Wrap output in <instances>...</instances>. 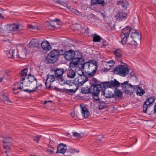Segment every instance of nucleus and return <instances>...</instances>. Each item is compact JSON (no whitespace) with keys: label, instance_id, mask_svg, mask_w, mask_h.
Segmentation results:
<instances>
[{"label":"nucleus","instance_id":"45","mask_svg":"<svg viewBox=\"0 0 156 156\" xmlns=\"http://www.w3.org/2000/svg\"><path fill=\"white\" fill-rule=\"evenodd\" d=\"M41 136V135H38L37 136H34L33 137V140L37 143H38L39 139H40Z\"/></svg>","mask_w":156,"mask_h":156},{"label":"nucleus","instance_id":"39","mask_svg":"<svg viewBox=\"0 0 156 156\" xmlns=\"http://www.w3.org/2000/svg\"><path fill=\"white\" fill-rule=\"evenodd\" d=\"M51 52L54 56H55L56 58H58L59 55L58 50H54L51 51Z\"/></svg>","mask_w":156,"mask_h":156},{"label":"nucleus","instance_id":"8","mask_svg":"<svg viewBox=\"0 0 156 156\" xmlns=\"http://www.w3.org/2000/svg\"><path fill=\"white\" fill-rule=\"evenodd\" d=\"M155 100V98L153 96L149 97L146 99L143 105V110L144 113H146L147 111L152 106Z\"/></svg>","mask_w":156,"mask_h":156},{"label":"nucleus","instance_id":"53","mask_svg":"<svg viewBox=\"0 0 156 156\" xmlns=\"http://www.w3.org/2000/svg\"><path fill=\"white\" fill-rule=\"evenodd\" d=\"M98 95H97L96 96H93L94 97V100L96 101H98L99 100V98L98 97Z\"/></svg>","mask_w":156,"mask_h":156},{"label":"nucleus","instance_id":"12","mask_svg":"<svg viewBox=\"0 0 156 156\" xmlns=\"http://www.w3.org/2000/svg\"><path fill=\"white\" fill-rule=\"evenodd\" d=\"M104 83L107 87L109 88L118 87L120 85V83L115 79L108 82H105Z\"/></svg>","mask_w":156,"mask_h":156},{"label":"nucleus","instance_id":"14","mask_svg":"<svg viewBox=\"0 0 156 156\" xmlns=\"http://www.w3.org/2000/svg\"><path fill=\"white\" fill-rule=\"evenodd\" d=\"M55 80V77L53 75H48L45 83L46 87L48 88H50L51 83Z\"/></svg>","mask_w":156,"mask_h":156},{"label":"nucleus","instance_id":"18","mask_svg":"<svg viewBox=\"0 0 156 156\" xmlns=\"http://www.w3.org/2000/svg\"><path fill=\"white\" fill-rule=\"evenodd\" d=\"M58 58L54 56L50 52L46 57V59L49 63H53L56 62Z\"/></svg>","mask_w":156,"mask_h":156},{"label":"nucleus","instance_id":"48","mask_svg":"<svg viewBox=\"0 0 156 156\" xmlns=\"http://www.w3.org/2000/svg\"><path fill=\"white\" fill-rule=\"evenodd\" d=\"M92 80L94 83H95V84H101V83L98 81L95 78H92Z\"/></svg>","mask_w":156,"mask_h":156},{"label":"nucleus","instance_id":"40","mask_svg":"<svg viewBox=\"0 0 156 156\" xmlns=\"http://www.w3.org/2000/svg\"><path fill=\"white\" fill-rule=\"evenodd\" d=\"M101 38L99 36L95 35L93 37V41L94 42H100Z\"/></svg>","mask_w":156,"mask_h":156},{"label":"nucleus","instance_id":"1","mask_svg":"<svg viewBox=\"0 0 156 156\" xmlns=\"http://www.w3.org/2000/svg\"><path fill=\"white\" fill-rule=\"evenodd\" d=\"M98 67L96 61L93 60H89L85 63L81 64V68L82 70L85 71L89 78L93 76L96 73Z\"/></svg>","mask_w":156,"mask_h":156},{"label":"nucleus","instance_id":"20","mask_svg":"<svg viewBox=\"0 0 156 156\" xmlns=\"http://www.w3.org/2000/svg\"><path fill=\"white\" fill-rule=\"evenodd\" d=\"M41 46L44 50L47 51L51 49V47L48 41H43L41 43Z\"/></svg>","mask_w":156,"mask_h":156},{"label":"nucleus","instance_id":"19","mask_svg":"<svg viewBox=\"0 0 156 156\" xmlns=\"http://www.w3.org/2000/svg\"><path fill=\"white\" fill-rule=\"evenodd\" d=\"M27 71L28 69L27 68H25L21 70L19 74V76H20L21 78L20 80V82L24 81L25 80V79L28 76L27 75Z\"/></svg>","mask_w":156,"mask_h":156},{"label":"nucleus","instance_id":"26","mask_svg":"<svg viewBox=\"0 0 156 156\" xmlns=\"http://www.w3.org/2000/svg\"><path fill=\"white\" fill-rule=\"evenodd\" d=\"M126 14L124 12H119L115 15V17L117 19H126Z\"/></svg>","mask_w":156,"mask_h":156},{"label":"nucleus","instance_id":"38","mask_svg":"<svg viewBox=\"0 0 156 156\" xmlns=\"http://www.w3.org/2000/svg\"><path fill=\"white\" fill-rule=\"evenodd\" d=\"M91 92L90 89L87 87H83L81 89V92L83 94H86Z\"/></svg>","mask_w":156,"mask_h":156},{"label":"nucleus","instance_id":"57","mask_svg":"<svg viewBox=\"0 0 156 156\" xmlns=\"http://www.w3.org/2000/svg\"><path fill=\"white\" fill-rule=\"evenodd\" d=\"M107 30L109 31L112 30V28L110 26H108V28H107Z\"/></svg>","mask_w":156,"mask_h":156},{"label":"nucleus","instance_id":"33","mask_svg":"<svg viewBox=\"0 0 156 156\" xmlns=\"http://www.w3.org/2000/svg\"><path fill=\"white\" fill-rule=\"evenodd\" d=\"M129 37V36L121 35V37L122 39L121 42L122 44H125L127 43Z\"/></svg>","mask_w":156,"mask_h":156},{"label":"nucleus","instance_id":"62","mask_svg":"<svg viewBox=\"0 0 156 156\" xmlns=\"http://www.w3.org/2000/svg\"><path fill=\"white\" fill-rule=\"evenodd\" d=\"M102 16L104 18H105L106 17V16L105 14L103 13H101Z\"/></svg>","mask_w":156,"mask_h":156},{"label":"nucleus","instance_id":"4","mask_svg":"<svg viewBox=\"0 0 156 156\" xmlns=\"http://www.w3.org/2000/svg\"><path fill=\"white\" fill-rule=\"evenodd\" d=\"M88 77L86 74H85L84 73L82 72V74H79L78 77L74 79L73 83L78 87L88 81Z\"/></svg>","mask_w":156,"mask_h":156},{"label":"nucleus","instance_id":"60","mask_svg":"<svg viewBox=\"0 0 156 156\" xmlns=\"http://www.w3.org/2000/svg\"><path fill=\"white\" fill-rule=\"evenodd\" d=\"M52 102V101L50 100H49V101H44V104H46V103L47 102Z\"/></svg>","mask_w":156,"mask_h":156},{"label":"nucleus","instance_id":"17","mask_svg":"<svg viewBox=\"0 0 156 156\" xmlns=\"http://www.w3.org/2000/svg\"><path fill=\"white\" fill-rule=\"evenodd\" d=\"M54 72L56 78L62 77L63 74L64 73V69L62 68L56 69L54 70Z\"/></svg>","mask_w":156,"mask_h":156},{"label":"nucleus","instance_id":"44","mask_svg":"<svg viewBox=\"0 0 156 156\" xmlns=\"http://www.w3.org/2000/svg\"><path fill=\"white\" fill-rule=\"evenodd\" d=\"M58 81L61 85H63V84L66 83L65 81L62 77H58Z\"/></svg>","mask_w":156,"mask_h":156},{"label":"nucleus","instance_id":"13","mask_svg":"<svg viewBox=\"0 0 156 156\" xmlns=\"http://www.w3.org/2000/svg\"><path fill=\"white\" fill-rule=\"evenodd\" d=\"M87 106L83 104L80 105L82 115L84 118L88 117L90 115V112Z\"/></svg>","mask_w":156,"mask_h":156},{"label":"nucleus","instance_id":"42","mask_svg":"<svg viewBox=\"0 0 156 156\" xmlns=\"http://www.w3.org/2000/svg\"><path fill=\"white\" fill-rule=\"evenodd\" d=\"M55 21H51L50 22L52 26H53V30L54 29L55 27H56V24H57V22L58 21H60V20L58 19H55Z\"/></svg>","mask_w":156,"mask_h":156},{"label":"nucleus","instance_id":"35","mask_svg":"<svg viewBox=\"0 0 156 156\" xmlns=\"http://www.w3.org/2000/svg\"><path fill=\"white\" fill-rule=\"evenodd\" d=\"M98 108L99 109H101L106 108L105 103L103 101H101L98 103Z\"/></svg>","mask_w":156,"mask_h":156},{"label":"nucleus","instance_id":"16","mask_svg":"<svg viewBox=\"0 0 156 156\" xmlns=\"http://www.w3.org/2000/svg\"><path fill=\"white\" fill-rule=\"evenodd\" d=\"M65 147H66V144H61L57 147V151L56 153H60L62 154H64L66 151V148H65Z\"/></svg>","mask_w":156,"mask_h":156},{"label":"nucleus","instance_id":"37","mask_svg":"<svg viewBox=\"0 0 156 156\" xmlns=\"http://www.w3.org/2000/svg\"><path fill=\"white\" fill-rule=\"evenodd\" d=\"M115 55L118 57H120L122 55V52L121 50L120 49H117L114 51Z\"/></svg>","mask_w":156,"mask_h":156},{"label":"nucleus","instance_id":"63","mask_svg":"<svg viewBox=\"0 0 156 156\" xmlns=\"http://www.w3.org/2000/svg\"><path fill=\"white\" fill-rule=\"evenodd\" d=\"M130 74L131 75V76H133L134 75V72H131L130 73Z\"/></svg>","mask_w":156,"mask_h":156},{"label":"nucleus","instance_id":"56","mask_svg":"<svg viewBox=\"0 0 156 156\" xmlns=\"http://www.w3.org/2000/svg\"><path fill=\"white\" fill-rule=\"evenodd\" d=\"M154 113H156V103H155L154 108Z\"/></svg>","mask_w":156,"mask_h":156},{"label":"nucleus","instance_id":"46","mask_svg":"<svg viewBox=\"0 0 156 156\" xmlns=\"http://www.w3.org/2000/svg\"><path fill=\"white\" fill-rule=\"evenodd\" d=\"M104 138L103 136L102 135H98L97 138V141L99 142H101Z\"/></svg>","mask_w":156,"mask_h":156},{"label":"nucleus","instance_id":"30","mask_svg":"<svg viewBox=\"0 0 156 156\" xmlns=\"http://www.w3.org/2000/svg\"><path fill=\"white\" fill-rule=\"evenodd\" d=\"M26 53L25 50H23L20 51L18 54H17L16 56L18 59H23L25 58Z\"/></svg>","mask_w":156,"mask_h":156},{"label":"nucleus","instance_id":"27","mask_svg":"<svg viewBox=\"0 0 156 156\" xmlns=\"http://www.w3.org/2000/svg\"><path fill=\"white\" fill-rule=\"evenodd\" d=\"M76 74V73L75 71L72 69H70L67 71V75L69 78H73L75 77Z\"/></svg>","mask_w":156,"mask_h":156},{"label":"nucleus","instance_id":"59","mask_svg":"<svg viewBox=\"0 0 156 156\" xmlns=\"http://www.w3.org/2000/svg\"><path fill=\"white\" fill-rule=\"evenodd\" d=\"M2 14L0 13V19H3L4 18V16L2 15Z\"/></svg>","mask_w":156,"mask_h":156},{"label":"nucleus","instance_id":"36","mask_svg":"<svg viewBox=\"0 0 156 156\" xmlns=\"http://www.w3.org/2000/svg\"><path fill=\"white\" fill-rule=\"evenodd\" d=\"M117 4L118 5H121L124 8H126L127 6V2L126 1H118Z\"/></svg>","mask_w":156,"mask_h":156},{"label":"nucleus","instance_id":"5","mask_svg":"<svg viewBox=\"0 0 156 156\" xmlns=\"http://www.w3.org/2000/svg\"><path fill=\"white\" fill-rule=\"evenodd\" d=\"M135 86L128 84V81H126L122 83L121 87L122 90L128 94L131 95L136 90Z\"/></svg>","mask_w":156,"mask_h":156},{"label":"nucleus","instance_id":"58","mask_svg":"<svg viewBox=\"0 0 156 156\" xmlns=\"http://www.w3.org/2000/svg\"><path fill=\"white\" fill-rule=\"evenodd\" d=\"M73 151L74 152H77V153H78L80 151L79 150H76L75 149H72Z\"/></svg>","mask_w":156,"mask_h":156},{"label":"nucleus","instance_id":"23","mask_svg":"<svg viewBox=\"0 0 156 156\" xmlns=\"http://www.w3.org/2000/svg\"><path fill=\"white\" fill-rule=\"evenodd\" d=\"M131 30L130 27H126L123 28L121 32V35L129 36Z\"/></svg>","mask_w":156,"mask_h":156},{"label":"nucleus","instance_id":"28","mask_svg":"<svg viewBox=\"0 0 156 156\" xmlns=\"http://www.w3.org/2000/svg\"><path fill=\"white\" fill-rule=\"evenodd\" d=\"M104 0H91V5H95L101 4L104 5Z\"/></svg>","mask_w":156,"mask_h":156},{"label":"nucleus","instance_id":"9","mask_svg":"<svg viewBox=\"0 0 156 156\" xmlns=\"http://www.w3.org/2000/svg\"><path fill=\"white\" fill-rule=\"evenodd\" d=\"M84 60L82 58V55L81 57L79 58H76L73 59L69 64V66L70 68H75L77 66H79V68H81V64H83Z\"/></svg>","mask_w":156,"mask_h":156},{"label":"nucleus","instance_id":"31","mask_svg":"<svg viewBox=\"0 0 156 156\" xmlns=\"http://www.w3.org/2000/svg\"><path fill=\"white\" fill-rule=\"evenodd\" d=\"M103 94L104 96L107 98H111L113 97V94L111 92L108 91L105 92V91H102Z\"/></svg>","mask_w":156,"mask_h":156},{"label":"nucleus","instance_id":"34","mask_svg":"<svg viewBox=\"0 0 156 156\" xmlns=\"http://www.w3.org/2000/svg\"><path fill=\"white\" fill-rule=\"evenodd\" d=\"M29 44L31 45V47H36L38 46V41L36 40H32L29 43Z\"/></svg>","mask_w":156,"mask_h":156},{"label":"nucleus","instance_id":"29","mask_svg":"<svg viewBox=\"0 0 156 156\" xmlns=\"http://www.w3.org/2000/svg\"><path fill=\"white\" fill-rule=\"evenodd\" d=\"M115 95L118 98H121L122 97V92L121 90L116 89L114 91Z\"/></svg>","mask_w":156,"mask_h":156},{"label":"nucleus","instance_id":"6","mask_svg":"<svg viewBox=\"0 0 156 156\" xmlns=\"http://www.w3.org/2000/svg\"><path fill=\"white\" fill-rule=\"evenodd\" d=\"M130 37L132 40L128 42L129 44L136 46L138 44L137 42L140 41L141 36L140 34L137 30L132 32Z\"/></svg>","mask_w":156,"mask_h":156},{"label":"nucleus","instance_id":"64","mask_svg":"<svg viewBox=\"0 0 156 156\" xmlns=\"http://www.w3.org/2000/svg\"><path fill=\"white\" fill-rule=\"evenodd\" d=\"M72 11H73L74 12L77 11L76 9H73L72 10Z\"/></svg>","mask_w":156,"mask_h":156},{"label":"nucleus","instance_id":"55","mask_svg":"<svg viewBox=\"0 0 156 156\" xmlns=\"http://www.w3.org/2000/svg\"><path fill=\"white\" fill-rule=\"evenodd\" d=\"M5 75H3L2 77H1L0 78V82H1L3 80V79L5 78Z\"/></svg>","mask_w":156,"mask_h":156},{"label":"nucleus","instance_id":"52","mask_svg":"<svg viewBox=\"0 0 156 156\" xmlns=\"http://www.w3.org/2000/svg\"><path fill=\"white\" fill-rule=\"evenodd\" d=\"M28 27L32 29H34L37 28V27L35 26H34L32 25H29L28 26Z\"/></svg>","mask_w":156,"mask_h":156},{"label":"nucleus","instance_id":"24","mask_svg":"<svg viewBox=\"0 0 156 156\" xmlns=\"http://www.w3.org/2000/svg\"><path fill=\"white\" fill-rule=\"evenodd\" d=\"M15 50L11 49L6 51L7 57L9 58L13 59L14 58V55Z\"/></svg>","mask_w":156,"mask_h":156},{"label":"nucleus","instance_id":"11","mask_svg":"<svg viewBox=\"0 0 156 156\" xmlns=\"http://www.w3.org/2000/svg\"><path fill=\"white\" fill-rule=\"evenodd\" d=\"M12 142V139L10 137L3 139V145L4 146L3 148L6 149L7 150L5 152L6 153L10 151V148L9 147V145L11 144Z\"/></svg>","mask_w":156,"mask_h":156},{"label":"nucleus","instance_id":"15","mask_svg":"<svg viewBox=\"0 0 156 156\" xmlns=\"http://www.w3.org/2000/svg\"><path fill=\"white\" fill-rule=\"evenodd\" d=\"M74 55L75 52L72 50H70L66 51L64 57L66 60L70 61L74 58Z\"/></svg>","mask_w":156,"mask_h":156},{"label":"nucleus","instance_id":"49","mask_svg":"<svg viewBox=\"0 0 156 156\" xmlns=\"http://www.w3.org/2000/svg\"><path fill=\"white\" fill-rule=\"evenodd\" d=\"M53 148L52 147L51 149H48L47 150V151L48 153L49 154H53L54 153V151H53Z\"/></svg>","mask_w":156,"mask_h":156},{"label":"nucleus","instance_id":"21","mask_svg":"<svg viewBox=\"0 0 156 156\" xmlns=\"http://www.w3.org/2000/svg\"><path fill=\"white\" fill-rule=\"evenodd\" d=\"M0 99L4 102H11V101L9 99L7 95L3 92H2L1 94H0Z\"/></svg>","mask_w":156,"mask_h":156},{"label":"nucleus","instance_id":"50","mask_svg":"<svg viewBox=\"0 0 156 156\" xmlns=\"http://www.w3.org/2000/svg\"><path fill=\"white\" fill-rule=\"evenodd\" d=\"M73 135L75 137H80V134L76 132L73 133Z\"/></svg>","mask_w":156,"mask_h":156},{"label":"nucleus","instance_id":"7","mask_svg":"<svg viewBox=\"0 0 156 156\" xmlns=\"http://www.w3.org/2000/svg\"><path fill=\"white\" fill-rule=\"evenodd\" d=\"M114 73L123 76H126L129 73V69L125 66L121 65L117 66L113 70Z\"/></svg>","mask_w":156,"mask_h":156},{"label":"nucleus","instance_id":"51","mask_svg":"<svg viewBox=\"0 0 156 156\" xmlns=\"http://www.w3.org/2000/svg\"><path fill=\"white\" fill-rule=\"evenodd\" d=\"M108 64H110L109 65H108V66L110 67H112L114 64V62L113 60H110L108 62Z\"/></svg>","mask_w":156,"mask_h":156},{"label":"nucleus","instance_id":"22","mask_svg":"<svg viewBox=\"0 0 156 156\" xmlns=\"http://www.w3.org/2000/svg\"><path fill=\"white\" fill-rule=\"evenodd\" d=\"M21 81V82H18L14 84L13 88L14 90H19L21 91L22 90V89L23 88V81Z\"/></svg>","mask_w":156,"mask_h":156},{"label":"nucleus","instance_id":"25","mask_svg":"<svg viewBox=\"0 0 156 156\" xmlns=\"http://www.w3.org/2000/svg\"><path fill=\"white\" fill-rule=\"evenodd\" d=\"M135 87H136V90H136V94L140 96H142L145 93V91L139 86L137 85L135 86Z\"/></svg>","mask_w":156,"mask_h":156},{"label":"nucleus","instance_id":"32","mask_svg":"<svg viewBox=\"0 0 156 156\" xmlns=\"http://www.w3.org/2000/svg\"><path fill=\"white\" fill-rule=\"evenodd\" d=\"M45 28L47 30H53V26L51 24L50 22L46 21L45 22L44 25Z\"/></svg>","mask_w":156,"mask_h":156},{"label":"nucleus","instance_id":"61","mask_svg":"<svg viewBox=\"0 0 156 156\" xmlns=\"http://www.w3.org/2000/svg\"><path fill=\"white\" fill-rule=\"evenodd\" d=\"M66 135L67 136H68V137H71V135L69 133H67L66 134Z\"/></svg>","mask_w":156,"mask_h":156},{"label":"nucleus","instance_id":"47","mask_svg":"<svg viewBox=\"0 0 156 156\" xmlns=\"http://www.w3.org/2000/svg\"><path fill=\"white\" fill-rule=\"evenodd\" d=\"M66 51H65V50L63 49H61L58 51V52L59 53V55H65V52Z\"/></svg>","mask_w":156,"mask_h":156},{"label":"nucleus","instance_id":"3","mask_svg":"<svg viewBox=\"0 0 156 156\" xmlns=\"http://www.w3.org/2000/svg\"><path fill=\"white\" fill-rule=\"evenodd\" d=\"M25 29L23 25L17 23L10 24L6 28L8 33H11L13 34L18 33L20 31L24 30Z\"/></svg>","mask_w":156,"mask_h":156},{"label":"nucleus","instance_id":"54","mask_svg":"<svg viewBox=\"0 0 156 156\" xmlns=\"http://www.w3.org/2000/svg\"><path fill=\"white\" fill-rule=\"evenodd\" d=\"M5 32V30H4L3 29L1 28V30H0V34L1 35L4 34V33Z\"/></svg>","mask_w":156,"mask_h":156},{"label":"nucleus","instance_id":"43","mask_svg":"<svg viewBox=\"0 0 156 156\" xmlns=\"http://www.w3.org/2000/svg\"><path fill=\"white\" fill-rule=\"evenodd\" d=\"M78 89V87L76 86V87L75 90H73L72 89H66V92L67 93H74Z\"/></svg>","mask_w":156,"mask_h":156},{"label":"nucleus","instance_id":"41","mask_svg":"<svg viewBox=\"0 0 156 156\" xmlns=\"http://www.w3.org/2000/svg\"><path fill=\"white\" fill-rule=\"evenodd\" d=\"M32 88V90H29L27 89H23L22 90L23 91L25 92H27L29 93H33L36 90L37 88H35V87H33V88Z\"/></svg>","mask_w":156,"mask_h":156},{"label":"nucleus","instance_id":"10","mask_svg":"<svg viewBox=\"0 0 156 156\" xmlns=\"http://www.w3.org/2000/svg\"><path fill=\"white\" fill-rule=\"evenodd\" d=\"M101 85L100 84H92L90 89L91 93H92L93 96H97L99 94L101 91Z\"/></svg>","mask_w":156,"mask_h":156},{"label":"nucleus","instance_id":"2","mask_svg":"<svg viewBox=\"0 0 156 156\" xmlns=\"http://www.w3.org/2000/svg\"><path fill=\"white\" fill-rule=\"evenodd\" d=\"M24 81V85L25 87L37 88V80L34 76L30 74L25 79Z\"/></svg>","mask_w":156,"mask_h":156}]
</instances>
